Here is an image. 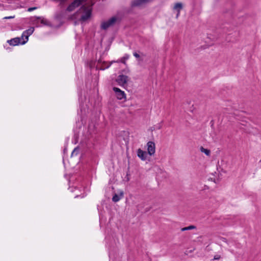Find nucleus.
Here are the masks:
<instances>
[{
	"mask_svg": "<svg viewBox=\"0 0 261 261\" xmlns=\"http://www.w3.org/2000/svg\"><path fill=\"white\" fill-rule=\"evenodd\" d=\"M120 19L117 16H113L107 21L101 22L100 28L101 30H106L109 28L113 26L117 22H119Z\"/></svg>",
	"mask_w": 261,
	"mask_h": 261,
	"instance_id": "nucleus-1",
	"label": "nucleus"
},
{
	"mask_svg": "<svg viewBox=\"0 0 261 261\" xmlns=\"http://www.w3.org/2000/svg\"><path fill=\"white\" fill-rule=\"evenodd\" d=\"M7 42L10 45L13 46L18 45L19 44H24L27 43V41H24L22 37H16L10 40H8Z\"/></svg>",
	"mask_w": 261,
	"mask_h": 261,
	"instance_id": "nucleus-2",
	"label": "nucleus"
},
{
	"mask_svg": "<svg viewBox=\"0 0 261 261\" xmlns=\"http://www.w3.org/2000/svg\"><path fill=\"white\" fill-rule=\"evenodd\" d=\"M81 9H83L84 10V12L82 15L80 20L82 21H85L91 17L92 10L91 9H88L84 6L81 7Z\"/></svg>",
	"mask_w": 261,
	"mask_h": 261,
	"instance_id": "nucleus-3",
	"label": "nucleus"
},
{
	"mask_svg": "<svg viewBox=\"0 0 261 261\" xmlns=\"http://www.w3.org/2000/svg\"><path fill=\"white\" fill-rule=\"evenodd\" d=\"M128 80V76L123 74H120L118 76L116 81L119 85L124 87L126 84Z\"/></svg>",
	"mask_w": 261,
	"mask_h": 261,
	"instance_id": "nucleus-4",
	"label": "nucleus"
},
{
	"mask_svg": "<svg viewBox=\"0 0 261 261\" xmlns=\"http://www.w3.org/2000/svg\"><path fill=\"white\" fill-rule=\"evenodd\" d=\"M113 91L115 92L117 98L119 100H122L126 98V95L124 91L121 90L119 88L114 87Z\"/></svg>",
	"mask_w": 261,
	"mask_h": 261,
	"instance_id": "nucleus-5",
	"label": "nucleus"
},
{
	"mask_svg": "<svg viewBox=\"0 0 261 261\" xmlns=\"http://www.w3.org/2000/svg\"><path fill=\"white\" fill-rule=\"evenodd\" d=\"M147 152L150 155H153L155 151V143L152 141H149L147 143Z\"/></svg>",
	"mask_w": 261,
	"mask_h": 261,
	"instance_id": "nucleus-6",
	"label": "nucleus"
},
{
	"mask_svg": "<svg viewBox=\"0 0 261 261\" xmlns=\"http://www.w3.org/2000/svg\"><path fill=\"white\" fill-rule=\"evenodd\" d=\"M34 31V28H30L23 32L21 37H22V39L24 40V41H27V42L29 39V36L33 34Z\"/></svg>",
	"mask_w": 261,
	"mask_h": 261,
	"instance_id": "nucleus-7",
	"label": "nucleus"
},
{
	"mask_svg": "<svg viewBox=\"0 0 261 261\" xmlns=\"http://www.w3.org/2000/svg\"><path fill=\"white\" fill-rule=\"evenodd\" d=\"M137 155L142 161H145L146 159L147 153L146 151L139 148L137 150Z\"/></svg>",
	"mask_w": 261,
	"mask_h": 261,
	"instance_id": "nucleus-8",
	"label": "nucleus"
},
{
	"mask_svg": "<svg viewBox=\"0 0 261 261\" xmlns=\"http://www.w3.org/2000/svg\"><path fill=\"white\" fill-rule=\"evenodd\" d=\"M123 196V192H121L119 195H118L117 194H115L113 197H112V200L114 202H117L118 201L120 200V199H121Z\"/></svg>",
	"mask_w": 261,
	"mask_h": 261,
	"instance_id": "nucleus-9",
	"label": "nucleus"
},
{
	"mask_svg": "<svg viewBox=\"0 0 261 261\" xmlns=\"http://www.w3.org/2000/svg\"><path fill=\"white\" fill-rule=\"evenodd\" d=\"M182 8V5L180 3H177L175 4L173 9L177 11L178 13H180V10Z\"/></svg>",
	"mask_w": 261,
	"mask_h": 261,
	"instance_id": "nucleus-10",
	"label": "nucleus"
},
{
	"mask_svg": "<svg viewBox=\"0 0 261 261\" xmlns=\"http://www.w3.org/2000/svg\"><path fill=\"white\" fill-rule=\"evenodd\" d=\"M200 150L202 152L204 153L207 156L210 155L211 154V151L209 149H205L202 146L200 147Z\"/></svg>",
	"mask_w": 261,
	"mask_h": 261,
	"instance_id": "nucleus-11",
	"label": "nucleus"
},
{
	"mask_svg": "<svg viewBox=\"0 0 261 261\" xmlns=\"http://www.w3.org/2000/svg\"><path fill=\"white\" fill-rule=\"evenodd\" d=\"M195 228H196V226H195L194 225H190L188 227L182 228L181 230L182 231H184L186 230H191V229H195Z\"/></svg>",
	"mask_w": 261,
	"mask_h": 261,
	"instance_id": "nucleus-12",
	"label": "nucleus"
},
{
	"mask_svg": "<svg viewBox=\"0 0 261 261\" xmlns=\"http://www.w3.org/2000/svg\"><path fill=\"white\" fill-rule=\"evenodd\" d=\"M133 55L136 58L139 59V61H142V60L140 59V56L139 54H138L137 53L134 52L133 53Z\"/></svg>",
	"mask_w": 261,
	"mask_h": 261,
	"instance_id": "nucleus-13",
	"label": "nucleus"
},
{
	"mask_svg": "<svg viewBox=\"0 0 261 261\" xmlns=\"http://www.w3.org/2000/svg\"><path fill=\"white\" fill-rule=\"evenodd\" d=\"M55 18L58 20H60L62 18V15L61 14H57L55 16Z\"/></svg>",
	"mask_w": 261,
	"mask_h": 261,
	"instance_id": "nucleus-14",
	"label": "nucleus"
},
{
	"mask_svg": "<svg viewBox=\"0 0 261 261\" xmlns=\"http://www.w3.org/2000/svg\"><path fill=\"white\" fill-rule=\"evenodd\" d=\"M221 258V256L220 255L217 254L215 255L214 257V259L218 260Z\"/></svg>",
	"mask_w": 261,
	"mask_h": 261,
	"instance_id": "nucleus-15",
	"label": "nucleus"
},
{
	"mask_svg": "<svg viewBox=\"0 0 261 261\" xmlns=\"http://www.w3.org/2000/svg\"><path fill=\"white\" fill-rule=\"evenodd\" d=\"M36 9H37V7H31V8H28V11L31 12L34 10H36Z\"/></svg>",
	"mask_w": 261,
	"mask_h": 261,
	"instance_id": "nucleus-16",
	"label": "nucleus"
},
{
	"mask_svg": "<svg viewBox=\"0 0 261 261\" xmlns=\"http://www.w3.org/2000/svg\"><path fill=\"white\" fill-rule=\"evenodd\" d=\"M14 17V16H8V17H4V19H8L13 18Z\"/></svg>",
	"mask_w": 261,
	"mask_h": 261,
	"instance_id": "nucleus-17",
	"label": "nucleus"
},
{
	"mask_svg": "<svg viewBox=\"0 0 261 261\" xmlns=\"http://www.w3.org/2000/svg\"><path fill=\"white\" fill-rule=\"evenodd\" d=\"M55 1L59 2L62 3H65L67 0H55Z\"/></svg>",
	"mask_w": 261,
	"mask_h": 261,
	"instance_id": "nucleus-18",
	"label": "nucleus"
},
{
	"mask_svg": "<svg viewBox=\"0 0 261 261\" xmlns=\"http://www.w3.org/2000/svg\"><path fill=\"white\" fill-rule=\"evenodd\" d=\"M65 3H61V2H60L59 6H60V7H62L64 6V4H65Z\"/></svg>",
	"mask_w": 261,
	"mask_h": 261,
	"instance_id": "nucleus-19",
	"label": "nucleus"
},
{
	"mask_svg": "<svg viewBox=\"0 0 261 261\" xmlns=\"http://www.w3.org/2000/svg\"><path fill=\"white\" fill-rule=\"evenodd\" d=\"M45 21L44 19H42L41 21V23H43V24H45Z\"/></svg>",
	"mask_w": 261,
	"mask_h": 261,
	"instance_id": "nucleus-20",
	"label": "nucleus"
},
{
	"mask_svg": "<svg viewBox=\"0 0 261 261\" xmlns=\"http://www.w3.org/2000/svg\"><path fill=\"white\" fill-rule=\"evenodd\" d=\"M161 127H162L161 125L160 124H159V126H158V129H161Z\"/></svg>",
	"mask_w": 261,
	"mask_h": 261,
	"instance_id": "nucleus-21",
	"label": "nucleus"
},
{
	"mask_svg": "<svg viewBox=\"0 0 261 261\" xmlns=\"http://www.w3.org/2000/svg\"><path fill=\"white\" fill-rule=\"evenodd\" d=\"M76 148H74V149L73 151H72V154L74 153V152L76 150Z\"/></svg>",
	"mask_w": 261,
	"mask_h": 261,
	"instance_id": "nucleus-22",
	"label": "nucleus"
},
{
	"mask_svg": "<svg viewBox=\"0 0 261 261\" xmlns=\"http://www.w3.org/2000/svg\"><path fill=\"white\" fill-rule=\"evenodd\" d=\"M179 15V13H178V12H177V14L176 15V17H178Z\"/></svg>",
	"mask_w": 261,
	"mask_h": 261,
	"instance_id": "nucleus-23",
	"label": "nucleus"
},
{
	"mask_svg": "<svg viewBox=\"0 0 261 261\" xmlns=\"http://www.w3.org/2000/svg\"><path fill=\"white\" fill-rule=\"evenodd\" d=\"M40 18H41V17H37V19H40Z\"/></svg>",
	"mask_w": 261,
	"mask_h": 261,
	"instance_id": "nucleus-24",
	"label": "nucleus"
}]
</instances>
